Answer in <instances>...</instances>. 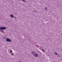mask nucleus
<instances>
[{
	"label": "nucleus",
	"instance_id": "1",
	"mask_svg": "<svg viewBox=\"0 0 62 62\" xmlns=\"http://www.w3.org/2000/svg\"><path fill=\"white\" fill-rule=\"evenodd\" d=\"M6 29V27H0V31L1 32H4V31L2 30H5Z\"/></svg>",
	"mask_w": 62,
	"mask_h": 62
},
{
	"label": "nucleus",
	"instance_id": "2",
	"mask_svg": "<svg viewBox=\"0 0 62 62\" xmlns=\"http://www.w3.org/2000/svg\"><path fill=\"white\" fill-rule=\"evenodd\" d=\"M34 52L32 51L31 52L32 54L34 56H35V57H38V54H36L35 53H34Z\"/></svg>",
	"mask_w": 62,
	"mask_h": 62
},
{
	"label": "nucleus",
	"instance_id": "3",
	"mask_svg": "<svg viewBox=\"0 0 62 62\" xmlns=\"http://www.w3.org/2000/svg\"><path fill=\"white\" fill-rule=\"evenodd\" d=\"M6 40L7 42H11V41H12V40H11L10 39H9L8 38H7Z\"/></svg>",
	"mask_w": 62,
	"mask_h": 62
},
{
	"label": "nucleus",
	"instance_id": "4",
	"mask_svg": "<svg viewBox=\"0 0 62 62\" xmlns=\"http://www.w3.org/2000/svg\"><path fill=\"white\" fill-rule=\"evenodd\" d=\"M10 16L12 18H13V17H14V16H13L12 15H11Z\"/></svg>",
	"mask_w": 62,
	"mask_h": 62
},
{
	"label": "nucleus",
	"instance_id": "5",
	"mask_svg": "<svg viewBox=\"0 0 62 62\" xmlns=\"http://www.w3.org/2000/svg\"><path fill=\"white\" fill-rule=\"evenodd\" d=\"M4 39H8V37H5L4 38Z\"/></svg>",
	"mask_w": 62,
	"mask_h": 62
},
{
	"label": "nucleus",
	"instance_id": "6",
	"mask_svg": "<svg viewBox=\"0 0 62 62\" xmlns=\"http://www.w3.org/2000/svg\"><path fill=\"white\" fill-rule=\"evenodd\" d=\"M42 51L43 52H45V50L43 49H42Z\"/></svg>",
	"mask_w": 62,
	"mask_h": 62
},
{
	"label": "nucleus",
	"instance_id": "7",
	"mask_svg": "<svg viewBox=\"0 0 62 62\" xmlns=\"http://www.w3.org/2000/svg\"><path fill=\"white\" fill-rule=\"evenodd\" d=\"M45 10H46V11L47 10V8H45Z\"/></svg>",
	"mask_w": 62,
	"mask_h": 62
},
{
	"label": "nucleus",
	"instance_id": "8",
	"mask_svg": "<svg viewBox=\"0 0 62 62\" xmlns=\"http://www.w3.org/2000/svg\"><path fill=\"white\" fill-rule=\"evenodd\" d=\"M10 52L11 53H12V51L11 50H10Z\"/></svg>",
	"mask_w": 62,
	"mask_h": 62
},
{
	"label": "nucleus",
	"instance_id": "9",
	"mask_svg": "<svg viewBox=\"0 0 62 62\" xmlns=\"http://www.w3.org/2000/svg\"><path fill=\"white\" fill-rule=\"evenodd\" d=\"M55 54H56V55H57L58 54H57V53H55Z\"/></svg>",
	"mask_w": 62,
	"mask_h": 62
},
{
	"label": "nucleus",
	"instance_id": "10",
	"mask_svg": "<svg viewBox=\"0 0 62 62\" xmlns=\"http://www.w3.org/2000/svg\"><path fill=\"white\" fill-rule=\"evenodd\" d=\"M22 1H23V2H25V1L24 0H22Z\"/></svg>",
	"mask_w": 62,
	"mask_h": 62
},
{
	"label": "nucleus",
	"instance_id": "11",
	"mask_svg": "<svg viewBox=\"0 0 62 62\" xmlns=\"http://www.w3.org/2000/svg\"><path fill=\"white\" fill-rule=\"evenodd\" d=\"M13 54H14V53H12L11 54L12 55H13Z\"/></svg>",
	"mask_w": 62,
	"mask_h": 62
},
{
	"label": "nucleus",
	"instance_id": "12",
	"mask_svg": "<svg viewBox=\"0 0 62 62\" xmlns=\"http://www.w3.org/2000/svg\"><path fill=\"white\" fill-rule=\"evenodd\" d=\"M34 12H36V11H34Z\"/></svg>",
	"mask_w": 62,
	"mask_h": 62
},
{
	"label": "nucleus",
	"instance_id": "13",
	"mask_svg": "<svg viewBox=\"0 0 62 62\" xmlns=\"http://www.w3.org/2000/svg\"><path fill=\"white\" fill-rule=\"evenodd\" d=\"M58 55L60 56V54H58Z\"/></svg>",
	"mask_w": 62,
	"mask_h": 62
}]
</instances>
